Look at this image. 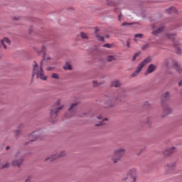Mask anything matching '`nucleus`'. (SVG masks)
I'll use <instances>...</instances> for the list:
<instances>
[{"instance_id": "f03ea898", "label": "nucleus", "mask_w": 182, "mask_h": 182, "mask_svg": "<svg viewBox=\"0 0 182 182\" xmlns=\"http://www.w3.org/2000/svg\"><path fill=\"white\" fill-rule=\"evenodd\" d=\"M151 62V58L150 57L146 58L143 62H141L137 67L135 73H134L132 75V77H134L135 76H137L140 72H141V70L143 69V67L145 65H147V63H150Z\"/></svg>"}, {"instance_id": "aec40b11", "label": "nucleus", "mask_w": 182, "mask_h": 182, "mask_svg": "<svg viewBox=\"0 0 182 182\" xmlns=\"http://www.w3.org/2000/svg\"><path fill=\"white\" fill-rule=\"evenodd\" d=\"M106 122H107V118L104 119L102 122L97 124L96 126H103V124H106Z\"/></svg>"}, {"instance_id": "c756f323", "label": "nucleus", "mask_w": 182, "mask_h": 182, "mask_svg": "<svg viewBox=\"0 0 182 182\" xmlns=\"http://www.w3.org/2000/svg\"><path fill=\"white\" fill-rule=\"evenodd\" d=\"M104 48H112V45L107 43L104 45Z\"/></svg>"}, {"instance_id": "5701e85b", "label": "nucleus", "mask_w": 182, "mask_h": 182, "mask_svg": "<svg viewBox=\"0 0 182 182\" xmlns=\"http://www.w3.org/2000/svg\"><path fill=\"white\" fill-rule=\"evenodd\" d=\"M80 36L82 38V39H87V34L83 32L80 33Z\"/></svg>"}, {"instance_id": "9d476101", "label": "nucleus", "mask_w": 182, "mask_h": 182, "mask_svg": "<svg viewBox=\"0 0 182 182\" xmlns=\"http://www.w3.org/2000/svg\"><path fill=\"white\" fill-rule=\"evenodd\" d=\"M174 150H176V148L172 147L169 149L166 150L164 152V156H170V154H171L172 153H173Z\"/></svg>"}, {"instance_id": "49530a36", "label": "nucleus", "mask_w": 182, "mask_h": 182, "mask_svg": "<svg viewBox=\"0 0 182 182\" xmlns=\"http://www.w3.org/2000/svg\"><path fill=\"white\" fill-rule=\"evenodd\" d=\"M107 4L108 5H111L110 3H109L108 1H107Z\"/></svg>"}, {"instance_id": "393cba45", "label": "nucleus", "mask_w": 182, "mask_h": 182, "mask_svg": "<svg viewBox=\"0 0 182 182\" xmlns=\"http://www.w3.org/2000/svg\"><path fill=\"white\" fill-rule=\"evenodd\" d=\"M107 60L108 62H112V60H114V57H113V56H108V57L107 58Z\"/></svg>"}, {"instance_id": "8fccbe9b", "label": "nucleus", "mask_w": 182, "mask_h": 182, "mask_svg": "<svg viewBox=\"0 0 182 182\" xmlns=\"http://www.w3.org/2000/svg\"><path fill=\"white\" fill-rule=\"evenodd\" d=\"M18 154H16V157H18Z\"/></svg>"}, {"instance_id": "20e7f679", "label": "nucleus", "mask_w": 182, "mask_h": 182, "mask_svg": "<svg viewBox=\"0 0 182 182\" xmlns=\"http://www.w3.org/2000/svg\"><path fill=\"white\" fill-rule=\"evenodd\" d=\"M38 55H43V60H50V57L46 55V47L43 46L42 50L38 51Z\"/></svg>"}, {"instance_id": "09e8293b", "label": "nucleus", "mask_w": 182, "mask_h": 182, "mask_svg": "<svg viewBox=\"0 0 182 182\" xmlns=\"http://www.w3.org/2000/svg\"><path fill=\"white\" fill-rule=\"evenodd\" d=\"M135 42H137V39L134 38Z\"/></svg>"}, {"instance_id": "ea45409f", "label": "nucleus", "mask_w": 182, "mask_h": 182, "mask_svg": "<svg viewBox=\"0 0 182 182\" xmlns=\"http://www.w3.org/2000/svg\"><path fill=\"white\" fill-rule=\"evenodd\" d=\"M93 85H94V86H96V85H97V82L93 81Z\"/></svg>"}, {"instance_id": "f8f14e48", "label": "nucleus", "mask_w": 182, "mask_h": 182, "mask_svg": "<svg viewBox=\"0 0 182 182\" xmlns=\"http://www.w3.org/2000/svg\"><path fill=\"white\" fill-rule=\"evenodd\" d=\"M173 68L174 69H176L177 70V72H178L179 73H181V67H180L178 65V62H174L173 63Z\"/></svg>"}, {"instance_id": "423d86ee", "label": "nucleus", "mask_w": 182, "mask_h": 182, "mask_svg": "<svg viewBox=\"0 0 182 182\" xmlns=\"http://www.w3.org/2000/svg\"><path fill=\"white\" fill-rule=\"evenodd\" d=\"M38 134H39V132L38 131L32 132V134L29 135L30 141H35V140H38Z\"/></svg>"}, {"instance_id": "3c124183", "label": "nucleus", "mask_w": 182, "mask_h": 182, "mask_svg": "<svg viewBox=\"0 0 182 182\" xmlns=\"http://www.w3.org/2000/svg\"><path fill=\"white\" fill-rule=\"evenodd\" d=\"M106 38H109V36H106Z\"/></svg>"}, {"instance_id": "603ef678", "label": "nucleus", "mask_w": 182, "mask_h": 182, "mask_svg": "<svg viewBox=\"0 0 182 182\" xmlns=\"http://www.w3.org/2000/svg\"><path fill=\"white\" fill-rule=\"evenodd\" d=\"M0 58H2V55H0Z\"/></svg>"}, {"instance_id": "4468645a", "label": "nucleus", "mask_w": 182, "mask_h": 182, "mask_svg": "<svg viewBox=\"0 0 182 182\" xmlns=\"http://www.w3.org/2000/svg\"><path fill=\"white\" fill-rule=\"evenodd\" d=\"M111 86L114 87H119L120 82H119L118 80H115L111 83Z\"/></svg>"}, {"instance_id": "79ce46f5", "label": "nucleus", "mask_w": 182, "mask_h": 182, "mask_svg": "<svg viewBox=\"0 0 182 182\" xmlns=\"http://www.w3.org/2000/svg\"><path fill=\"white\" fill-rule=\"evenodd\" d=\"M9 166V164H6L4 166V168H6V167H8Z\"/></svg>"}, {"instance_id": "6e6552de", "label": "nucleus", "mask_w": 182, "mask_h": 182, "mask_svg": "<svg viewBox=\"0 0 182 182\" xmlns=\"http://www.w3.org/2000/svg\"><path fill=\"white\" fill-rule=\"evenodd\" d=\"M156 70V65L154 64H151L146 71L145 72V75H149V73H153Z\"/></svg>"}, {"instance_id": "39448f33", "label": "nucleus", "mask_w": 182, "mask_h": 182, "mask_svg": "<svg viewBox=\"0 0 182 182\" xmlns=\"http://www.w3.org/2000/svg\"><path fill=\"white\" fill-rule=\"evenodd\" d=\"M76 106H77V103L72 104L70 107L68 109L69 113H70V115H68V114H65V117H72L73 114H75V109H76Z\"/></svg>"}, {"instance_id": "ddd939ff", "label": "nucleus", "mask_w": 182, "mask_h": 182, "mask_svg": "<svg viewBox=\"0 0 182 182\" xmlns=\"http://www.w3.org/2000/svg\"><path fill=\"white\" fill-rule=\"evenodd\" d=\"M166 12H168V14H176L177 9L174 7H171L166 10Z\"/></svg>"}, {"instance_id": "9b49d317", "label": "nucleus", "mask_w": 182, "mask_h": 182, "mask_svg": "<svg viewBox=\"0 0 182 182\" xmlns=\"http://www.w3.org/2000/svg\"><path fill=\"white\" fill-rule=\"evenodd\" d=\"M22 161H23V159H20L18 160H15L12 162V164L14 166H18V167H19L21 166V164H22Z\"/></svg>"}, {"instance_id": "1a4fd4ad", "label": "nucleus", "mask_w": 182, "mask_h": 182, "mask_svg": "<svg viewBox=\"0 0 182 182\" xmlns=\"http://www.w3.org/2000/svg\"><path fill=\"white\" fill-rule=\"evenodd\" d=\"M62 109H63V107H60L56 109H52L50 112L51 117H56V116H58V113H59V111L62 110Z\"/></svg>"}, {"instance_id": "2f4dec72", "label": "nucleus", "mask_w": 182, "mask_h": 182, "mask_svg": "<svg viewBox=\"0 0 182 182\" xmlns=\"http://www.w3.org/2000/svg\"><path fill=\"white\" fill-rule=\"evenodd\" d=\"M132 172H131V174H132V175H134V174H136V169H132V171H131Z\"/></svg>"}, {"instance_id": "cd10ccee", "label": "nucleus", "mask_w": 182, "mask_h": 182, "mask_svg": "<svg viewBox=\"0 0 182 182\" xmlns=\"http://www.w3.org/2000/svg\"><path fill=\"white\" fill-rule=\"evenodd\" d=\"M149 43L144 44V45L142 46L143 50H146V49H147V48H149Z\"/></svg>"}, {"instance_id": "bb28decb", "label": "nucleus", "mask_w": 182, "mask_h": 182, "mask_svg": "<svg viewBox=\"0 0 182 182\" xmlns=\"http://www.w3.org/2000/svg\"><path fill=\"white\" fill-rule=\"evenodd\" d=\"M134 38H139V39H141V38H143V34L142 33L136 34L134 36Z\"/></svg>"}, {"instance_id": "a211bd4d", "label": "nucleus", "mask_w": 182, "mask_h": 182, "mask_svg": "<svg viewBox=\"0 0 182 182\" xmlns=\"http://www.w3.org/2000/svg\"><path fill=\"white\" fill-rule=\"evenodd\" d=\"M162 97H163L164 100H167V99H168V97H170V93L166 92L165 94H164L162 95Z\"/></svg>"}, {"instance_id": "72a5a7b5", "label": "nucleus", "mask_w": 182, "mask_h": 182, "mask_svg": "<svg viewBox=\"0 0 182 182\" xmlns=\"http://www.w3.org/2000/svg\"><path fill=\"white\" fill-rule=\"evenodd\" d=\"M127 48H130V42L129 41L127 42Z\"/></svg>"}, {"instance_id": "f3484780", "label": "nucleus", "mask_w": 182, "mask_h": 182, "mask_svg": "<svg viewBox=\"0 0 182 182\" xmlns=\"http://www.w3.org/2000/svg\"><path fill=\"white\" fill-rule=\"evenodd\" d=\"M65 70H72V65L69 63H66L64 66Z\"/></svg>"}, {"instance_id": "6e6d98bb", "label": "nucleus", "mask_w": 182, "mask_h": 182, "mask_svg": "<svg viewBox=\"0 0 182 182\" xmlns=\"http://www.w3.org/2000/svg\"><path fill=\"white\" fill-rule=\"evenodd\" d=\"M26 181H28V179L26 180Z\"/></svg>"}, {"instance_id": "5fc2aeb1", "label": "nucleus", "mask_w": 182, "mask_h": 182, "mask_svg": "<svg viewBox=\"0 0 182 182\" xmlns=\"http://www.w3.org/2000/svg\"><path fill=\"white\" fill-rule=\"evenodd\" d=\"M109 106L112 107V105H110Z\"/></svg>"}, {"instance_id": "a878e982", "label": "nucleus", "mask_w": 182, "mask_h": 182, "mask_svg": "<svg viewBox=\"0 0 182 182\" xmlns=\"http://www.w3.org/2000/svg\"><path fill=\"white\" fill-rule=\"evenodd\" d=\"M52 77H53V79L58 80L59 79V75L58 74H56V73H53Z\"/></svg>"}, {"instance_id": "4c0bfd02", "label": "nucleus", "mask_w": 182, "mask_h": 182, "mask_svg": "<svg viewBox=\"0 0 182 182\" xmlns=\"http://www.w3.org/2000/svg\"><path fill=\"white\" fill-rule=\"evenodd\" d=\"M136 58H137V57H136L135 55H134L133 58H132V61L134 62V60H136Z\"/></svg>"}, {"instance_id": "f257e3e1", "label": "nucleus", "mask_w": 182, "mask_h": 182, "mask_svg": "<svg viewBox=\"0 0 182 182\" xmlns=\"http://www.w3.org/2000/svg\"><path fill=\"white\" fill-rule=\"evenodd\" d=\"M43 61H41L40 63V68L38 67V63L36 61H34L35 65L33 68V77L36 75L38 78L41 79L42 80H46L48 77L45 75V73L43 72V65H42Z\"/></svg>"}, {"instance_id": "58836bf2", "label": "nucleus", "mask_w": 182, "mask_h": 182, "mask_svg": "<svg viewBox=\"0 0 182 182\" xmlns=\"http://www.w3.org/2000/svg\"><path fill=\"white\" fill-rule=\"evenodd\" d=\"M139 55H140V53H136L134 54V56L137 58V56H139Z\"/></svg>"}, {"instance_id": "7ed1b4c3", "label": "nucleus", "mask_w": 182, "mask_h": 182, "mask_svg": "<svg viewBox=\"0 0 182 182\" xmlns=\"http://www.w3.org/2000/svg\"><path fill=\"white\" fill-rule=\"evenodd\" d=\"M124 154V149H120L114 151V157L113 158L114 163H117L118 160L122 159V156Z\"/></svg>"}, {"instance_id": "dca6fc26", "label": "nucleus", "mask_w": 182, "mask_h": 182, "mask_svg": "<svg viewBox=\"0 0 182 182\" xmlns=\"http://www.w3.org/2000/svg\"><path fill=\"white\" fill-rule=\"evenodd\" d=\"M136 181V177L133 176H129L127 178V182H134Z\"/></svg>"}, {"instance_id": "c9c22d12", "label": "nucleus", "mask_w": 182, "mask_h": 182, "mask_svg": "<svg viewBox=\"0 0 182 182\" xmlns=\"http://www.w3.org/2000/svg\"><path fill=\"white\" fill-rule=\"evenodd\" d=\"M46 70L50 71L52 70V67H48L46 68Z\"/></svg>"}, {"instance_id": "473e14b6", "label": "nucleus", "mask_w": 182, "mask_h": 182, "mask_svg": "<svg viewBox=\"0 0 182 182\" xmlns=\"http://www.w3.org/2000/svg\"><path fill=\"white\" fill-rule=\"evenodd\" d=\"M55 105L56 106H59V105H60V100H58Z\"/></svg>"}, {"instance_id": "37998d69", "label": "nucleus", "mask_w": 182, "mask_h": 182, "mask_svg": "<svg viewBox=\"0 0 182 182\" xmlns=\"http://www.w3.org/2000/svg\"><path fill=\"white\" fill-rule=\"evenodd\" d=\"M118 19H119V21H120V19H122V15H119V16H118Z\"/></svg>"}, {"instance_id": "de8ad7c7", "label": "nucleus", "mask_w": 182, "mask_h": 182, "mask_svg": "<svg viewBox=\"0 0 182 182\" xmlns=\"http://www.w3.org/2000/svg\"><path fill=\"white\" fill-rule=\"evenodd\" d=\"M174 46H177V44H176V43H173Z\"/></svg>"}, {"instance_id": "412c9836", "label": "nucleus", "mask_w": 182, "mask_h": 182, "mask_svg": "<svg viewBox=\"0 0 182 182\" xmlns=\"http://www.w3.org/2000/svg\"><path fill=\"white\" fill-rule=\"evenodd\" d=\"M96 38L98 39V41H100L101 42L105 41V37L99 36V34L96 35Z\"/></svg>"}, {"instance_id": "0eeeda50", "label": "nucleus", "mask_w": 182, "mask_h": 182, "mask_svg": "<svg viewBox=\"0 0 182 182\" xmlns=\"http://www.w3.org/2000/svg\"><path fill=\"white\" fill-rule=\"evenodd\" d=\"M6 44L11 45V41L8 38H4L3 40H1L0 46H3L4 49H6Z\"/></svg>"}, {"instance_id": "2eb2a0df", "label": "nucleus", "mask_w": 182, "mask_h": 182, "mask_svg": "<svg viewBox=\"0 0 182 182\" xmlns=\"http://www.w3.org/2000/svg\"><path fill=\"white\" fill-rule=\"evenodd\" d=\"M163 29H164L163 27L159 28L156 30H154L152 33H153V35H159V33H160V32H161L163 31Z\"/></svg>"}, {"instance_id": "7c9ffc66", "label": "nucleus", "mask_w": 182, "mask_h": 182, "mask_svg": "<svg viewBox=\"0 0 182 182\" xmlns=\"http://www.w3.org/2000/svg\"><path fill=\"white\" fill-rule=\"evenodd\" d=\"M127 25H131L130 23H127V22H124L122 23V26H127Z\"/></svg>"}, {"instance_id": "c85d7f7f", "label": "nucleus", "mask_w": 182, "mask_h": 182, "mask_svg": "<svg viewBox=\"0 0 182 182\" xmlns=\"http://www.w3.org/2000/svg\"><path fill=\"white\" fill-rule=\"evenodd\" d=\"M176 53H178V55H180L181 53V49L177 48H176Z\"/></svg>"}, {"instance_id": "b1692460", "label": "nucleus", "mask_w": 182, "mask_h": 182, "mask_svg": "<svg viewBox=\"0 0 182 182\" xmlns=\"http://www.w3.org/2000/svg\"><path fill=\"white\" fill-rule=\"evenodd\" d=\"M170 61H171V59H166L164 63V65H165L166 67H168L170 63Z\"/></svg>"}, {"instance_id": "4be33fe9", "label": "nucleus", "mask_w": 182, "mask_h": 182, "mask_svg": "<svg viewBox=\"0 0 182 182\" xmlns=\"http://www.w3.org/2000/svg\"><path fill=\"white\" fill-rule=\"evenodd\" d=\"M58 157V155H53L51 157L47 158L46 160H50V161H53V160H55V159H56Z\"/></svg>"}, {"instance_id": "c03bdc74", "label": "nucleus", "mask_w": 182, "mask_h": 182, "mask_svg": "<svg viewBox=\"0 0 182 182\" xmlns=\"http://www.w3.org/2000/svg\"><path fill=\"white\" fill-rule=\"evenodd\" d=\"M97 119H98L99 120H100V119H102V116H98V117H97Z\"/></svg>"}, {"instance_id": "864d4df0", "label": "nucleus", "mask_w": 182, "mask_h": 182, "mask_svg": "<svg viewBox=\"0 0 182 182\" xmlns=\"http://www.w3.org/2000/svg\"><path fill=\"white\" fill-rule=\"evenodd\" d=\"M97 31H99V30H96V32H97Z\"/></svg>"}, {"instance_id": "e433bc0d", "label": "nucleus", "mask_w": 182, "mask_h": 182, "mask_svg": "<svg viewBox=\"0 0 182 182\" xmlns=\"http://www.w3.org/2000/svg\"><path fill=\"white\" fill-rule=\"evenodd\" d=\"M174 166V164L172 165H168V168H173V166Z\"/></svg>"}, {"instance_id": "a18cd8bd", "label": "nucleus", "mask_w": 182, "mask_h": 182, "mask_svg": "<svg viewBox=\"0 0 182 182\" xmlns=\"http://www.w3.org/2000/svg\"><path fill=\"white\" fill-rule=\"evenodd\" d=\"M6 150H9V146H6Z\"/></svg>"}, {"instance_id": "a19ab883", "label": "nucleus", "mask_w": 182, "mask_h": 182, "mask_svg": "<svg viewBox=\"0 0 182 182\" xmlns=\"http://www.w3.org/2000/svg\"><path fill=\"white\" fill-rule=\"evenodd\" d=\"M179 86H182V80L178 82Z\"/></svg>"}, {"instance_id": "f704fd0d", "label": "nucleus", "mask_w": 182, "mask_h": 182, "mask_svg": "<svg viewBox=\"0 0 182 182\" xmlns=\"http://www.w3.org/2000/svg\"><path fill=\"white\" fill-rule=\"evenodd\" d=\"M62 156H65V152H61V154L58 156L62 157Z\"/></svg>"}, {"instance_id": "6ab92c4d", "label": "nucleus", "mask_w": 182, "mask_h": 182, "mask_svg": "<svg viewBox=\"0 0 182 182\" xmlns=\"http://www.w3.org/2000/svg\"><path fill=\"white\" fill-rule=\"evenodd\" d=\"M167 37L168 39H171L173 41H174V39H176V34H167Z\"/></svg>"}]
</instances>
